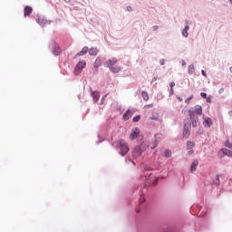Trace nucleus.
Here are the masks:
<instances>
[{
    "label": "nucleus",
    "mask_w": 232,
    "mask_h": 232,
    "mask_svg": "<svg viewBox=\"0 0 232 232\" xmlns=\"http://www.w3.org/2000/svg\"><path fill=\"white\" fill-rule=\"evenodd\" d=\"M34 11V9L30 6H25L24 10V17H27L28 15H30L32 14V12Z\"/></svg>",
    "instance_id": "nucleus-12"
},
{
    "label": "nucleus",
    "mask_w": 232,
    "mask_h": 232,
    "mask_svg": "<svg viewBox=\"0 0 232 232\" xmlns=\"http://www.w3.org/2000/svg\"><path fill=\"white\" fill-rule=\"evenodd\" d=\"M132 121L133 122H139V121H140V115L134 117Z\"/></svg>",
    "instance_id": "nucleus-24"
},
{
    "label": "nucleus",
    "mask_w": 232,
    "mask_h": 232,
    "mask_svg": "<svg viewBox=\"0 0 232 232\" xmlns=\"http://www.w3.org/2000/svg\"><path fill=\"white\" fill-rule=\"evenodd\" d=\"M158 183H159V179H155L153 182V186H157Z\"/></svg>",
    "instance_id": "nucleus-31"
},
{
    "label": "nucleus",
    "mask_w": 232,
    "mask_h": 232,
    "mask_svg": "<svg viewBox=\"0 0 232 232\" xmlns=\"http://www.w3.org/2000/svg\"><path fill=\"white\" fill-rule=\"evenodd\" d=\"M188 30H189V26H188V25H187V26L185 27V29L183 30V32H182L183 37H188Z\"/></svg>",
    "instance_id": "nucleus-19"
},
{
    "label": "nucleus",
    "mask_w": 232,
    "mask_h": 232,
    "mask_svg": "<svg viewBox=\"0 0 232 232\" xmlns=\"http://www.w3.org/2000/svg\"><path fill=\"white\" fill-rule=\"evenodd\" d=\"M83 68H86V62L84 61L79 62V63L76 65L74 69L75 75H79V73L82 72Z\"/></svg>",
    "instance_id": "nucleus-4"
},
{
    "label": "nucleus",
    "mask_w": 232,
    "mask_h": 232,
    "mask_svg": "<svg viewBox=\"0 0 232 232\" xmlns=\"http://www.w3.org/2000/svg\"><path fill=\"white\" fill-rule=\"evenodd\" d=\"M88 53V47H83L80 53H78L76 55L82 57V55H86Z\"/></svg>",
    "instance_id": "nucleus-15"
},
{
    "label": "nucleus",
    "mask_w": 232,
    "mask_h": 232,
    "mask_svg": "<svg viewBox=\"0 0 232 232\" xmlns=\"http://www.w3.org/2000/svg\"><path fill=\"white\" fill-rule=\"evenodd\" d=\"M65 1V3H70V0H64Z\"/></svg>",
    "instance_id": "nucleus-37"
},
{
    "label": "nucleus",
    "mask_w": 232,
    "mask_h": 232,
    "mask_svg": "<svg viewBox=\"0 0 232 232\" xmlns=\"http://www.w3.org/2000/svg\"><path fill=\"white\" fill-rule=\"evenodd\" d=\"M59 53H61V48H59V46H55V50L53 51V54L54 55H59Z\"/></svg>",
    "instance_id": "nucleus-21"
},
{
    "label": "nucleus",
    "mask_w": 232,
    "mask_h": 232,
    "mask_svg": "<svg viewBox=\"0 0 232 232\" xmlns=\"http://www.w3.org/2000/svg\"><path fill=\"white\" fill-rule=\"evenodd\" d=\"M117 63V58H111L105 63V66H107L112 73H119V72H121V66H119Z\"/></svg>",
    "instance_id": "nucleus-2"
},
{
    "label": "nucleus",
    "mask_w": 232,
    "mask_h": 232,
    "mask_svg": "<svg viewBox=\"0 0 232 232\" xmlns=\"http://www.w3.org/2000/svg\"><path fill=\"white\" fill-rule=\"evenodd\" d=\"M178 99H179V102H182V98L178 97Z\"/></svg>",
    "instance_id": "nucleus-35"
},
{
    "label": "nucleus",
    "mask_w": 232,
    "mask_h": 232,
    "mask_svg": "<svg viewBox=\"0 0 232 232\" xmlns=\"http://www.w3.org/2000/svg\"><path fill=\"white\" fill-rule=\"evenodd\" d=\"M203 126H205V128H211V126H213V121H211V118H204Z\"/></svg>",
    "instance_id": "nucleus-8"
},
{
    "label": "nucleus",
    "mask_w": 232,
    "mask_h": 232,
    "mask_svg": "<svg viewBox=\"0 0 232 232\" xmlns=\"http://www.w3.org/2000/svg\"><path fill=\"white\" fill-rule=\"evenodd\" d=\"M198 166V160H194L192 164L190 165L191 173H195V171H197Z\"/></svg>",
    "instance_id": "nucleus-9"
},
{
    "label": "nucleus",
    "mask_w": 232,
    "mask_h": 232,
    "mask_svg": "<svg viewBox=\"0 0 232 232\" xmlns=\"http://www.w3.org/2000/svg\"><path fill=\"white\" fill-rule=\"evenodd\" d=\"M92 97L94 102H97L101 96L99 95V92H92Z\"/></svg>",
    "instance_id": "nucleus-13"
},
{
    "label": "nucleus",
    "mask_w": 232,
    "mask_h": 232,
    "mask_svg": "<svg viewBox=\"0 0 232 232\" xmlns=\"http://www.w3.org/2000/svg\"><path fill=\"white\" fill-rule=\"evenodd\" d=\"M220 152L226 155L227 157H232V151L227 149H222Z\"/></svg>",
    "instance_id": "nucleus-14"
},
{
    "label": "nucleus",
    "mask_w": 232,
    "mask_h": 232,
    "mask_svg": "<svg viewBox=\"0 0 232 232\" xmlns=\"http://www.w3.org/2000/svg\"><path fill=\"white\" fill-rule=\"evenodd\" d=\"M88 52L89 55H97L99 51L97 50V48H91L90 50H88Z\"/></svg>",
    "instance_id": "nucleus-16"
},
{
    "label": "nucleus",
    "mask_w": 232,
    "mask_h": 232,
    "mask_svg": "<svg viewBox=\"0 0 232 232\" xmlns=\"http://www.w3.org/2000/svg\"><path fill=\"white\" fill-rule=\"evenodd\" d=\"M194 151L191 150L188 152V155H193Z\"/></svg>",
    "instance_id": "nucleus-33"
},
{
    "label": "nucleus",
    "mask_w": 232,
    "mask_h": 232,
    "mask_svg": "<svg viewBox=\"0 0 232 232\" xmlns=\"http://www.w3.org/2000/svg\"><path fill=\"white\" fill-rule=\"evenodd\" d=\"M187 148H188V150H193V148H195V142L188 141Z\"/></svg>",
    "instance_id": "nucleus-18"
},
{
    "label": "nucleus",
    "mask_w": 232,
    "mask_h": 232,
    "mask_svg": "<svg viewBox=\"0 0 232 232\" xmlns=\"http://www.w3.org/2000/svg\"><path fill=\"white\" fill-rule=\"evenodd\" d=\"M217 179L218 180V177H217Z\"/></svg>",
    "instance_id": "nucleus-41"
},
{
    "label": "nucleus",
    "mask_w": 232,
    "mask_h": 232,
    "mask_svg": "<svg viewBox=\"0 0 232 232\" xmlns=\"http://www.w3.org/2000/svg\"><path fill=\"white\" fill-rule=\"evenodd\" d=\"M169 86H170V88H173L175 86V82H170Z\"/></svg>",
    "instance_id": "nucleus-28"
},
{
    "label": "nucleus",
    "mask_w": 232,
    "mask_h": 232,
    "mask_svg": "<svg viewBox=\"0 0 232 232\" xmlns=\"http://www.w3.org/2000/svg\"><path fill=\"white\" fill-rule=\"evenodd\" d=\"M195 72V65L190 64L188 65V73H194Z\"/></svg>",
    "instance_id": "nucleus-20"
},
{
    "label": "nucleus",
    "mask_w": 232,
    "mask_h": 232,
    "mask_svg": "<svg viewBox=\"0 0 232 232\" xmlns=\"http://www.w3.org/2000/svg\"><path fill=\"white\" fill-rule=\"evenodd\" d=\"M207 102H208L209 104H211V97H207Z\"/></svg>",
    "instance_id": "nucleus-29"
},
{
    "label": "nucleus",
    "mask_w": 232,
    "mask_h": 232,
    "mask_svg": "<svg viewBox=\"0 0 232 232\" xmlns=\"http://www.w3.org/2000/svg\"><path fill=\"white\" fill-rule=\"evenodd\" d=\"M200 96L203 98V99H208V94L206 92H201L200 93Z\"/></svg>",
    "instance_id": "nucleus-25"
},
{
    "label": "nucleus",
    "mask_w": 232,
    "mask_h": 232,
    "mask_svg": "<svg viewBox=\"0 0 232 232\" xmlns=\"http://www.w3.org/2000/svg\"><path fill=\"white\" fill-rule=\"evenodd\" d=\"M102 64V61L101 58H97L93 63L94 72H97L99 70V67Z\"/></svg>",
    "instance_id": "nucleus-11"
},
{
    "label": "nucleus",
    "mask_w": 232,
    "mask_h": 232,
    "mask_svg": "<svg viewBox=\"0 0 232 232\" xmlns=\"http://www.w3.org/2000/svg\"><path fill=\"white\" fill-rule=\"evenodd\" d=\"M191 99H193V96H190L189 98H187V99L185 100V102H187V104L189 103V102L191 101Z\"/></svg>",
    "instance_id": "nucleus-27"
},
{
    "label": "nucleus",
    "mask_w": 232,
    "mask_h": 232,
    "mask_svg": "<svg viewBox=\"0 0 232 232\" xmlns=\"http://www.w3.org/2000/svg\"><path fill=\"white\" fill-rule=\"evenodd\" d=\"M230 72H232V66L230 67Z\"/></svg>",
    "instance_id": "nucleus-38"
},
{
    "label": "nucleus",
    "mask_w": 232,
    "mask_h": 232,
    "mask_svg": "<svg viewBox=\"0 0 232 232\" xmlns=\"http://www.w3.org/2000/svg\"><path fill=\"white\" fill-rule=\"evenodd\" d=\"M141 96H142V98L144 99V101H150V95L148 94V92H141Z\"/></svg>",
    "instance_id": "nucleus-17"
},
{
    "label": "nucleus",
    "mask_w": 232,
    "mask_h": 232,
    "mask_svg": "<svg viewBox=\"0 0 232 232\" xmlns=\"http://www.w3.org/2000/svg\"><path fill=\"white\" fill-rule=\"evenodd\" d=\"M139 133H140V131L139 130V128L132 129V132L130 135V140H135L137 137H139Z\"/></svg>",
    "instance_id": "nucleus-7"
},
{
    "label": "nucleus",
    "mask_w": 232,
    "mask_h": 232,
    "mask_svg": "<svg viewBox=\"0 0 232 232\" xmlns=\"http://www.w3.org/2000/svg\"><path fill=\"white\" fill-rule=\"evenodd\" d=\"M130 151V147L126 144L124 140H120V153L122 157L124 155H127V153Z\"/></svg>",
    "instance_id": "nucleus-3"
},
{
    "label": "nucleus",
    "mask_w": 232,
    "mask_h": 232,
    "mask_svg": "<svg viewBox=\"0 0 232 232\" xmlns=\"http://www.w3.org/2000/svg\"><path fill=\"white\" fill-rule=\"evenodd\" d=\"M225 146H226L227 148H229V150H232V141L227 140V141L225 142Z\"/></svg>",
    "instance_id": "nucleus-22"
},
{
    "label": "nucleus",
    "mask_w": 232,
    "mask_h": 232,
    "mask_svg": "<svg viewBox=\"0 0 232 232\" xmlns=\"http://www.w3.org/2000/svg\"><path fill=\"white\" fill-rule=\"evenodd\" d=\"M133 117V111L128 110L124 114H123V120L125 121H130Z\"/></svg>",
    "instance_id": "nucleus-10"
},
{
    "label": "nucleus",
    "mask_w": 232,
    "mask_h": 232,
    "mask_svg": "<svg viewBox=\"0 0 232 232\" xmlns=\"http://www.w3.org/2000/svg\"><path fill=\"white\" fill-rule=\"evenodd\" d=\"M164 155H165V157L169 159V157H171V151L167 150H165Z\"/></svg>",
    "instance_id": "nucleus-23"
},
{
    "label": "nucleus",
    "mask_w": 232,
    "mask_h": 232,
    "mask_svg": "<svg viewBox=\"0 0 232 232\" xmlns=\"http://www.w3.org/2000/svg\"><path fill=\"white\" fill-rule=\"evenodd\" d=\"M142 148H143V145H140V147H136L133 150L132 157H134V159H139V157H140V155H142Z\"/></svg>",
    "instance_id": "nucleus-5"
},
{
    "label": "nucleus",
    "mask_w": 232,
    "mask_h": 232,
    "mask_svg": "<svg viewBox=\"0 0 232 232\" xmlns=\"http://www.w3.org/2000/svg\"><path fill=\"white\" fill-rule=\"evenodd\" d=\"M230 3H231V5H232V0H230Z\"/></svg>",
    "instance_id": "nucleus-40"
},
{
    "label": "nucleus",
    "mask_w": 232,
    "mask_h": 232,
    "mask_svg": "<svg viewBox=\"0 0 232 232\" xmlns=\"http://www.w3.org/2000/svg\"><path fill=\"white\" fill-rule=\"evenodd\" d=\"M146 199L144 198V197L143 196H141L140 198V204H144V201H145Z\"/></svg>",
    "instance_id": "nucleus-26"
},
{
    "label": "nucleus",
    "mask_w": 232,
    "mask_h": 232,
    "mask_svg": "<svg viewBox=\"0 0 232 232\" xmlns=\"http://www.w3.org/2000/svg\"><path fill=\"white\" fill-rule=\"evenodd\" d=\"M230 115H232V111L229 112Z\"/></svg>",
    "instance_id": "nucleus-39"
},
{
    "label": "nucleus",
    "mask_w": 232,
    "mask_h": 232,
    "mask_svg": "<svg viewBox=\"0 0 232 232\" xmlns=\"http://www.w3.org/2000/svg\"><path fill=\"white\" fill-rule=\"evenodd\" d=\"M170 93L173 94V88L170 89Z\"/></svg>",
    "instance_id": "nucleus-36"
},
{
    "label": "nucleus",
    "mask_w": 232,
    "mask_h": 232,
    "mask_svg": "<svg viewBox=\"0 0 232 232\" xmlns=\"http://www.w3.org/2000/svg\"><path fill=\"white\" fill-rule=\"evenodd\" d=\"M131 10H132V9H131V6H127V11H128V12H131Z\"/></svg>",
    "instance_id": "nucleus-32"
},
{
    "label": "nucleus",
    "mask_w": 232,
    "mask_h": 232,
    "mask_svg": "<svg viewBox=\"0 0 232 232\" xmlns=\"http://www.w3.org/2000/svg\"><path fill=\"white\" fill-rule=\"evenodd\" d=\"M202 115V106L200 105H196L194 107V111L189 110L188 111V115L190 117V121L192 122V127L197 128V122H198V117L197 115Z\"/></svg>",
    "instance_id": "nucleus-1"
},
{
    "label": "nucleus",
    "mask_w": 232,
    "mask_h": 232,
    "mask_svg": "<svg viewBox=\"0 0 232 232\" xmlns=\"http://www.w3.org/2000/svg\"><path fill=\"white\" fill-rule=\"evenodd\" d=\"M201 73H202V75H203L204 77H207L206 71L202 70V71H201Z\"/></svg>",
    "instance_id": "nucleus-30"
},
{
    "label": "nucleus",
    "mask_w": 232,
    "mask_h": 232,
    "mask_svg": "<svg viewBox=\"0 0 232 232\" xmlns=\"http://www.w3.org/2000/svg\"><path fill=\"white\" fill-rule=\"evenodd\" d=\"M160 63L161 65H164V60H160Z\"/></svg>",
    "instance_id": "nucleus-34"
},
{
    "label": "nucleus",
    "mask_w": 232,
    "mask_h": 232,
    "mask_svg": "<svg viewBox=\"0 0 232 232\" xmlns=\"http://www.w3.org/2000/svg\"><path fill=\"white\" fill-rule=\"evenodd\" d=\"M189 128H191V124L189 122L185 121L184 123V130H183V136L188 139L189 137Z\"/></svg>",
    "instance_id": "nucleus-6"
}]
</instances>
